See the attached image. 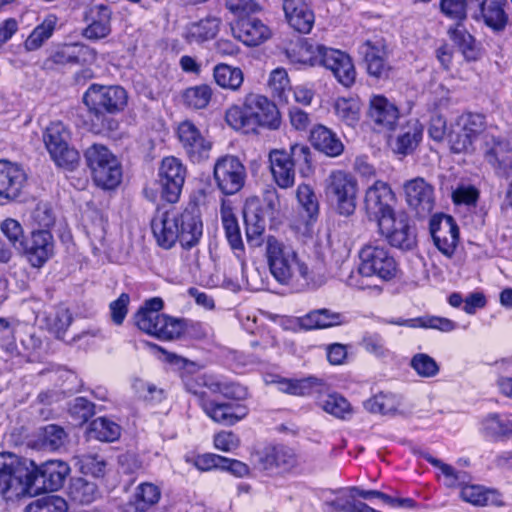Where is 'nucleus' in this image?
Here are the masks:
<instances>
[{"label": "nucleus", "instance_id": "obj_1", "mask_svg": "<svg viewBox=\"0 0 512 512\" xmlns=\"http://www.w3.org/2000/svg\"><path fill=\"white\" fill-rule=\"evenodd\" d=\"M265 257L271 275L279 284L295 291L315 286L312 269L289 242L268 236L265 240Z\"/></svg>", "mask_w": 512, "mask_h": 512}, {"label": "nucleus", "instance_id": "obj_2", "mask_svg": "<svg viewBox=\"0 0 512 512\" xmlns=\"http://www.w3.org/2000/svg\"><path fill=\"white\" fill-rule=\"evenodd\" d=\"M151 228L157 244L164 249L172 248L177 241L183 248H191L198 244L203 232L202 221L194 205L183 211L158 212L152 219Z\"/></svg>", "mask_w": 512, "mask_h": 512}, {"label": "nucleus", "instance_id": "obj_3", "mask_svg": "<svg viewBox=\"0 0 512 512\" xmlns=\"http://www.w3.org/2000/svg\"><path fill=\"white\" fill-rule=\"evenodd\" d=\"M227 123L234 129L253 130L257 126L277 129L280 125L279 112L267 97L250 93L243 106H232L226 111Z\"/></svg>", "mask_w": 512, "mask_h": 512}, {"label": "nucleus", "instance_id": "obj_4", "mask_svg": "<svg viewBox=\"0 0 512 512\" xmlns=\"http://www.w3.org/2000/svg\"><path fill=\"white\" fill-rule=\"evenodd\" d=\"M213 375H201L184 378V386L187 392L197 398L198 405L213 422L224 426H233L243 420L249 414V408L242 403L217 402L211 399L205 388L210 391L209 380Z\"/></svg>", "mask_w": 512, "mask_h": 512}, {"label": "nucleus", "instance_id": "obj_5", "mask_svg": "<svg viewBox=\"0 0 512 512\" xmlns=\"http://www.w3.org/2000/svg\"><path fill=\"white\" fill-rule=\"evenodd\" d=\"M163 305L160 297L146 300L135 314V324L143 332L161 340L178 338L184 331V324L179 319L161 314Z\"/></svg>", "mask_w": 512, "mask_h": 512}, {"label": "nucleus", "instance_id": "obj_6", "mask_svg": "<svg viewBox=\"0 0 512 512\" xmlns=\"http://www.w3.org/2000/svg\"><path fill=\"white\" fill-rule=\"evenodd\" d=\"M32 472V460L13 452H0V494L13 498L29 492Z\"/></svg>", "mask_w": 512, "mask_h": 512}, {"label": "nucleus", "instance_id": "obj_7", "mask_svg": "<svg viewBox=\"0 0 512 512\" xmlns=\"http://www.w3.org/2000/svg\"><path fill=\"white\" fill-rule=\"evenodd\" d=\"M327 200L342 216H350L356 210L358 181L345 170H333L324 180Z\"/></svg>", "mask_w": 512, "mask_h": 512}, {"label": "nucleus", "instance_id": "obj_8", "mask_svg": "<svg viewBox=\"0 0 512 512\" xmlns=\"http://www.w3.org/2000/svg\"><path fill=\"white\" fill-rule=\"evenodd\" d=\"M84 157L97 186L113 189L119 185L122 178L121 165L106 146L93 144L86 149Z\"/></svg>", "mask_w": 512, "mask_h": 512}, {"label": "nucleus", "instance_id": "obj_9", "mask_svg": "<svg viewBox=\"0 0 512 512\" xmlns=\"http://www.w3.org/2000/svg\"><path fill=\"white\" fill-rule=\"evenodd\" d=\"M359 259L358 273L362 276H377L388 281L397 274L398 264L384 245L371 243L364 245L359 251Z\"/></svg>", "mask_w": 512, "mask_h": 512}, {"label": "nucleus", "instance_id": "obj_10", "mask_svg": "<svg viewBox=\"0 0 512 512\" xmlns=\"http://www.w3.org/2000/svg\"><path fill=\"white\" fill-rule=\"evenodd\" d=\"M89 111L99 117L104 113L116 114L124 110L128 102L126 90L118 85L92 84L83 95Z\"/></svg>", "mask_w": 512, "mask_h": 512}, {"label": "nucleus", "instance_id": "obj_11", "mask_svg": "<svg viewBox=\"0 0 512 512\" xmlns=\"http://www.w3.org/2000/svg\"><path fill=\"white\" fill-rule=\"evenodd\" d=\"M69 138V131L59 121L52 122L43 134L45 146L56 165L72 170L78 164L79 153L69 146Z\"/></svg>", "mask_w": 512, "mask_h": 512}, {"label": "nucleus", "instance_id": "obj_12", "mask_svg": "<svg viewBox=\"0 0 512 512\" xmlns=\"http://www.w3.org/2000/svg\"><path fill=\"white\" fill-rule=\"evenodd\" d=\"M394 201L395 194L390 185L381 180L375 181L367 188L364 197V209L368 219L377 224L381 222L385 228L389 217L395 214L392 207Z\"/></svg>", "mask_w": 512, "mask_h": 512}, {"label": "nucleus", "instance_id": "obj_13", "mask_svg": "<svg viewBox=\"0 0 512 512\" xmlns=\"http://www.w3.org/2000/svg\"><path fill=\"white\" fill-rule=\"evenodd\" d=\"M213 176L217 188L227 196L238 193L244 186L247 171L241 160L233 155H225L216 160Z\"/></svg>", "mask_w": 512, "mask_h": 512}, {"label": "nucleus", "instance_id": "obj_14", "mask_svg": "<svg viewBox=\"0 0 512 512\" xmlns=\"http://www.w3.org/2000/svg\"><path fill=\"white\" fill-rule=\"evenodd\" d=\"M486 128L485 117L478 113H464L456 123L455 130L450 134L451 149L455 153L474 150V143Z\"/></svg>", "mask_w": 512, "mask_h": 512}, {"label": "nucleus", "instance_id": "obj_15", "mask_svg": "<svg viewBox=\"0 0 512 512\" xmlns=\"http://www.w3.org/2000/svg\"><path fill=\"white\" fill-rule=\"evenodd\" d=\"M55 241L50 230L33 229L18 251L33 268L43 267L54 255Z\"/></svg>", "mask_w": 512, "mask_h": 512}, {"label": "nucleus", "instance_id": "obj_16", "mask_svg": "<svg viewBox=\"0 0 512 512\" xmlns=\"http://www.w3.org/2000/svg\"><path fill=\"white\" fill-rule=\"evenodd\" d=\"M187 170L180 159L170 156L162 160L158 171V182L162 197L169 203L178 201Z\"/></svg>", "mask_w": 512, "mask_h": 512}, {"label": "nucleus", "instance_id": "obj_17", "mask_svg": "<svg viewBox=\"0 0 512 512\" xmlns=\"http://www.w3.org/2000/svg\"><path fill=\"white\" fill-rule=\"evenodd\" d=\"M70 472L69 466L62 461H47L38 467L33 462V472L31 483H29V492L40 490L56 491L60 489Z\"/></svg>", "mask_w": 512, "mask_h": 512}, {"label": "nucleus", "instance_id": "obj_18", "mask_svg": "<svg viewBox=\"0 0 512 512\" xmlns=\"http://www.w3.org/2000/svg\"><path fill=\"white\" fill-rule=\"evenodd\" d=\"M177 135L185 154L193 163H199L209 157L212 143L191 121L179 124Z\"/></svg>", "mask_w": 512, "mask_h": 512}, {"label": "nucleus", "instance_id": "obj_19", "mask_svg": "<svg viewBox=\"0 0 512 512\" xmlns=\"http://www.w3.org/2000/svg\"><path fill=\"white\" fill-rule=\"evenodd\" d=\"M430 233L435 246L447 257H451L459 242V228L452 216L439 214L430 220Z\"/></svg>", "mask_w": 512, "mask_h": 512}, {"label": "nucleus", "instance_id": "obj_20", "mask_svg": "<svg viewBox=\"0 0 512 512\" xmlns=\"http://www.w3.org/2000/svg\"><path fill=\"white\" fill-rule=\"evenodd\" d=\"M318 66L330 70L344 87L349 88L355 83L357 73L352 58L341 50L325 46Z\"/></svg>", "mask_w": 512, "mask_h": 512}, {"label": "nucleus", "instance_id": "obj_21", "mask_svg": "<svg viewBox=\"0 0 512 512\" xmlns=\"http://www.w3.org/2000/svg\"><path fill=\"white\" fill-rule=\"evenodd\" d=\"M299 464L295 451L284 445L269 446L259 454L258 465L269 473H287Z\"/></svg>", "mask_w": 512, "mask_h": 512}, {"label": "nucleus", "instance_id": "obj_22", "mask_svg": "<svg viewBox=\"0 0 512 512\" xmlns=\"http://www.w3.org/2000/svg\"><path fill=\"white\" fill-rule=\"evenodd\" d=\"M404 192L408 205L418 216L426 217L434 208V188L422 177L408 180L404 184Z\"/></svg>", "mask_w": 512, "mask_h": 512}, {"label": "nucleus", "instance_id": "obj_23", "mask_svg": "<svg viewBox=\"0 0 512 512\" xmlns=\"http://www.w3.org/2000/svg\"><path fill=\"white\" fill-rule=\"evenodd\" d=\"M378 225L379 232L385 236L390 245L402 250H410L415 245V234L412 231L406 214H393L389 217L384 228L381 222Z\"/></svg>", "mask_w": 512, "mask_h": 512}, {"label": "nucleus", "instance_id": "obj_24", "mask_svg": "<svg viewBox=\"0 0 512 512\" xmlns=\"http://www.w3.org/2000/svg\"><path fill=\"white\" fill-rule=\"evenodd\" d=\"M27 181L24 169L17 163L0 160V197L14 200L19 197Z\"/></svg>", "mask_w": 512, "mask_h": 512}, {"label": "nucleus", "instance_id": "obj_25", "mask_svg": "<svg viewBox=\"0 0 512 512\" xmlns=\"http://www.w3.org/2000/svg\"><path fill=\"white\" fill-rule=\"evenodd\" d=\"M233 36L247 46H257L270 37V29L252 16L239 18L232 26Z\"/></svg>", "mask_w": 512, "mask_h": 512}, {"label": "nucleus", "instance_id": "obj_26", "mask_svg": "<svg viewBox=\"0 0 512 512\" xmlns=\"http://www.w3.org/2000/svg\"><path fill=\"white\" fill-rule=\"evenodd\" d=\"M359 53L363 56L367 72L375 78H387L390 66L386 61V50L382 40H367L359 46Z\"/></svg>", "mask_w": 512, "mask_h": 512}, {"label": "nucleus", "instance_id": "obj_27", "mask_svg": "<svg viewBox=\"0 0 512 512\" xmlns=\"http://www.w3.org/2000/svg\"><path fill=\"white\" fill-rule=\"evenodd\" d=\"M221 23L219 17L208 15L199 20L188 22L184 26L181 36L188 44L201 45L217 36Z\"/></svg>", "mask_w": 512, "mask_h": 512}, {"label": "nucleus", "instance_id": "obj_28", "mask_svg": "<svg viewBox=\"0 0 512 512\" xmlns=\"http://www.w3.org/2000/svg\"><path fill=\"white\" fill-rule=\"evenodd\" d=\"M368 117L378 131L393 130L398 118L399 110L394 103L384 96H373L370 100Z\"/></svg>", "mask_w": 512, "mask_h": 512}, {"label": "nucleus", "instance_id": "obj_29", "mask_svg": "<svg viewBox=\"0 0 512 512\" xmlns=\"http://www.w3.org/2000/svg\"><path fill=\"white\" fill-rule=\"evenodd\" d=\"M285 18L291 28L303 34L312 30L315 15L305 0H283Z\"/></svg>", "mask_w": 512, "mask_h": 512}, {"label": "nucleus", "instance_id": "obj_30", "mask_svg": "<svg viewBox=\"0 0 512 512\" xmlns=\"http://www.w3.org/2000/svg\"><path fill=\"white\" fill-rule=\"evenodd\" d=\"M90 17L91 23L83 29L82 35L89 40H100L111 33L112 10L104 3L93 4L86 18Z\"/></svg>", "mask_w": 512, "mask_h": 512}, {"label": "nucleus", "instance_id": "obj_31", "mask_svg": "<svg viewBox=\"0 0 512 512\" xmlns=\"http://www.w3.org/2000/svg\"><path fill=\"white\" fill-rule=\"evenodd\" d=\"M484 158L498 176L506 177L512 171V147L505 140L493 139L486 143Z\"/></svg>", "mask_w": 512, "mask_h": 512}, {"label": "nucleus", "instance_id": "obj_32", "mask_svg": "<svg viewBox=\"0 0 512 512\" xmlns=\"http://www.w3.org/2000/svg\"><path fill=\"white\" fill-rule=\"evenodd\" d=\"M270 169L273 178L280 188H289L295 182V169L286 151L273 150L269 154Z\"/></svg>", "mask_w": 512, "mask_h": 512}, {"label": "nucleus", "instance_id": "obj_33", "mask_svg": "<svg viewBox=\"0 0 512 512\" xmlns=\"http://www.w3.org/2000/svg\"><path fill=\"white\" fill-rule=\"evenodd\" d=\"M309 140L316 150L329 157H337L344 150V145L336 133L321 124L312 128Z\"/></svg>", "mask_w": 512, "mask_h": 512}, {"label": "nucleus", "instance_id": "obj_34", "mask_svg": "<svg viewBox=\"0 0 512 512\" xmlns=\"http://www.w3.org/2000/svg\"><path fill=\"white\" fill-rule=\"evenodd\" d=\"M325 45L303 40L286 51L289 61L293 64L318 66Z\"/></svg>", "mask_w": 512, "mask_h": 512}, {"label": "nucleus", "instance_id": "obj_35", "mask_svg": "<svg viewBox=\"0 0 512 512\" xmlns=\"http://www.w3.org/2000/svg\"><path fill=\"white\" fill-rule=\"evenodd\" d=\"M346 322V318L343 314L333 312L326 308L313 310L298 318V325L304 330L323 329L342 325Z\"/></svg>", "mask_w": 512, "mask_h": 512}, {"label": "nucleus", "instance_id": "obj_36", "mask_svg": "<svg viewBox=\"0 0 512 512\" xmlns=\"http://www.w3.org/2000/svg\"><path fill=\"white\" fill-rule=\"evenodd\" d=\"M481 12L484 23L495 32L505 29L508 15L504 10L506 0H475Z\"/></svg>", "mask_w": 512, "mask_h": 512}, {"label": "nucleus", "instance_id": "obj_37", "mask_svg": "<svg viewBox=\"0 0 512 512\" xmlns=\"http://www.w3.org/2000/svg\"><path fill=\"white\" fill-rule=\"evenodd\" d=\"M461 486L460 496L465 502L474 506L503 505L501 495L496 490L468 484V482Z\"/></svg>", "mask_w": 512, "mask_h": 512}, {"label": "nucleus", "instance_id": "obj_38", "mask_svg": "<svg viewBox=\"0 0 512 512\" xmlns=\"http://www.w3.org/2000/svg\"><path fill=\"white\" fill-rule=\"evenodd\" d=\"M160 497L161 491L158 486L148 482L142 483L127 503L126 512H146L159 502Z\"/></svg>", "mask_w": 512, "mask_h": 512}, {"label": "nucleus", "instance_id": "obj_39", "mask_svg": "<svg viewBox=\"0 0 512 512\" xmlns=\"http://www.w3.org/2000/svg\"><path fill=\"white\" fill-rule=\"evenodd\" d=\"M275 384L281 392L294 396H307L319 392L324 382L317 377L309 376L302 379L279 378Z\"/></svg>", "mask_w": 512, "mask_h": 512}, {"label": "nucleus", "instance_id": "obj_40", "mask_svg": "<svg viewBox=\"0 0 512 512\" xmlns=\"http://www.w3.org/2000/svg\"><path fill=\"white\" fill-rule=\"evenodd\" d=\"M423 127L417 120L408 121L397 136L393 150L399 155L412 153L422 139Z\"/></svg>", "mask_w": 512, "mask_h": 512}, {"label": "nucleus", "instance_id": "obj_41", "mask_svg": "<svg viewBox=\"0 0 512 512\" xmlns=\"http://www.w3.org/2000/svg\"><path fill=\"white\" fill-rule=\"evenodd\" d=\"M385 322L392 325L411 328L421 327L426 329H436L442 332H450L457 327V324L454 321L438 316H426L411 319L398 318L386 320Z\"/></svg>", "mask_w": 512, "mask_h": 512}, {"label": "nucleus", "instance_id": "obj_42", "mask_svg": "<svg viewBox=\"0 0 512 512\" xmlns=\"http://www.w3.org/2000/svg\"><path fill=\"white\" fill-rule=\"evenodd\" d=\"M67 494L74 503L87 505L98 498L99 490L95 482L79 477L71 479Z\"/></svg>", "mask_w": 512, "mask_h": 512}, {"label": "nucleus", "instance_id": "obj_43", "mask_svg": "<svg viewBox=\"0 0 512 512\" xmlns=\"http://www.w3.org/2000/svg\"><path fill=\"white\" fill-rule=\"evenodd\" d=\"M72 321L73 317L70 310L63 305L54 307L44 317L46 328L58 339L64 337Z\"/></svg>", "mask_w": 512, "mask_h": 512}, {"label": "nucleus", "instance_id": "obj_44", "mask_svg": "<svg viewBox=\"0 0 512 512\" xmlns=\"http://www.w3.org/2000/svg\"><path fill=\"white\" fill-rule=\"evenodd\" d=\"M337 119L348 127H355L361 114V103L356 98L341 97L336 99L333 105Z\"/></svg>", "mask_w": 512, "mask_h": 512}, {"label": "nucleus", "instance_id": "obj_45", "mask_svg": "<svg viewBox=\"0 0 512 512\" xmlns=\"http://www.w3.org/2000/svg\"><path fill=\"white\" fill-rule=\"evenodd\" d=\"M222 224L226 239L236 258L239 260L241 269L243 270L246 263L244 259V244L242 241L238 221L234 215L228 214L222 217Z\"/></svg>", "mask_w": 512, "mask_h": 512}, {"label": "nucleus", "instance_id": "obj_46", "mask_svg": "<svg viewBox=\"0 0 512 512\" xmlns=\"http://www.w3.org/2000/svg\"><path fill=\"white\" fill-rule=\"evenodd\" d=\"M481 430L486 437L498 440L512 433V420L504 414H490L482 421Z\"/></svg>", "mask_w": 512, "mask_h": 512}, {"label": "nucleus", "instance_id": "obj_47", "mask_svg": "<svg viewBox=\"0 0 512 512\" xmlns=\"http://www.w3.org/2000/svg\"><path fill=\"white\" fill-rule=\"evenodd\" d=\"M211 393H219L225 398L244 401L249 397L248 388L233 381L226 380L222 377L215 376L214 379L209 380Z\"/></svg>", "mask_w": 512, "mask_h": 512}, {"label": "nucleus", "instance_id": "obj_48", "mask_svg": "<svg viewBox=\"0 0 512 512\" xmlns=\"http://www.w3.org/2000/svg\"><path fill=\"white\" fill-rule=\"evenodd\" d=\"M215 82L224 89L238 90L244 80L243 72L238 67L227 64H218L213 71Z\"/></svg>", "mask_w": 512, "mask_h": 512}, {"label": "nucleus", "instance_id": "obj_49", "mask_svg": "<svg viewBox=\"0 0 512 512\" xmlns=\"http://www.w3.org/2000/svg\"><path fill=\"white\" fill-rule=\"evenodd\" d=\"M89 435L103 442H113L120 437L121 427L106 417H98L90 423Z\"/></svg>", "mask_w": 512, "mask_h": 512}, {"label": "nucleus", "instance_id": "obj_50", "mask_svg": "<svg viewBox=\"0 0 512 512\" xmlns=\"http://www.w3.org/2000/svg\"><path fill=\"white\" fill-rule=\"evenodd\" d=\"M323 411L335 418L346 420L352 415V407L348 400L338 393L328 394L318 402Z\"/></svg>", "mask_w": 512, "mask_h": 512}, {"label": "nucleus", "instance_id": "obj_51", "mask_svg": "<svg viewBox=\"0 0 512 512\" xmlns=\"http://www.w3.org/2000/svg\"><path fill=\"white\" fill-rule=\"evenodd\" d=\"M57 19L55 16H48L44 21L37 25L24 42L27 51H35L39 49L43 43L48 40L56 26Z\"/></svg>", "mask_w": 512, "mask_h": 512}, {"label": "nucleus", "instance_id": "obj_52", "mask_svg": "<svg viewBox=\"0 0 512 512\" xmlns=\"http://www.w3.org/2000/svg\"><path fill=\"white\" fill-rule=\"evenodd\" d=\"M349 491L351 498L361 497L366 500L377 498L391 507L413 508L415 506V501L411 498L392 497L378 490H364L359 487H352Z\"/></svg>", "mask_w": 512, "mask_h": 512}, {"label": "nucleus", "instance_id": "obj_53", "mask_svg": "<svg viewBox=\"0 0 512 512\" xmlns=\"http://www.w3.org/2000/svg\"><path fill=\"white\" fill-rule=\"evenodd\" d=\"M364 408L370 413L382 415L393 414L397 411L400 400L392 393L380 392L364 401Z\"/></svg>", "mask_w": 512, "mask_h": 512}, {"label": "nucleus", "instance_id": "obj_54", "mask_svg": "<svg viewBox=\"0 0 512 512\" xmlns=\"http://www.w3.org/2000/svg\"><path fill=\"white\" fill-rule=\"evenodd\" d=\"M290 161L297 167L299 173L307 177L313 172L312 155L310 148L303 144H294L290 148Z\"/></svg>", "mask_w": 512, "mask_h": 512}, {"label": "nucleus", "instance_id": "obj_55", "mask_svg": "<svg viewBox=\"0 0 512 512\" xmlns=\"http://www.w3.org/2000/svg\"><path fill=\"white\" fill-rule=\"evenodd\" d=\"M212 94V88L209 85L202 84L187 88L183 98L187 106L194 109H203L208 106Z\"/></svg>", "mask_w": 512, "mask_h": 512}, {"label": "nucleus", "instance_id": "obj_56", "mask_svg": "<svg viewBox=\"0 0 512 512\" xmlns=\"http://www.w3.org/2000/svg\"><path fill=\"white\" fill-rule=\"evenodd\" d=\"M67 437L66 431L61 426L49 424L43 428L40 439L45 449L56 451L65 445Z\"/></svg>", "mask_w": 512, "mask_h": 512}, {"label": "nucleus", "instance_id": "obj_57", "mask_svg": "<svg viewBox=\"0 0 512 512\" xmlns=\"http://www.w3.org/2000/svg\"><path fill=\"white\" fill-rule=\"evenodd\" d=\"M411 368L422 378H432L438 375V363L426 353L415 354L410 361Z\"/></svg>", "mask_w": 512, "mask_h": 512}, {"label": "nucleus", "instance_id": "obj_58", "mask_svg": "<svg viewBox=\"0 0 512 512\" xmlns=\"http://www.w3.org/2000/svg\"><path fill=\"white\" fill-rule=\"evenodd\" d=\"M74 462L75 466H77L83 474H90L94 477L104 475L106 463L98 455L85 454L76 456Z\"/></svg>", "mask_w": 512, "mask_h": 512}, {"label": "nucleus", "instance_id": "obj_59", "mask_svg": "<svg viewBox=\"0 0 512 512\" xmlns=\"http://www.w3.org/2000/svg\"><path fill=\"white\" fill-rule=\"evenodd\" d=\"M68 509L65 499L59 496H46L29 504L26 512H66Z\"/></svg>", "mask_w": 512, "mask_h": 512}, {"label": "nucleus", "instance_id": "obj_60", "mask_svg": "<svg viewBox=\"0 0 512 512\" xmlns=\"http://www.w3.org/2000/svg\"><path fill=\"white\" fill-rule=\"evenodd\" d=\"M30 224L34 229H47L53 226L55 217L47 203H38L30 213Z\"/></svg>", "mask_w": 512, "mask_h": 512}, {"label": "nucleus", "instance_id": "obj_61", "mask_svg": "<svg viewBox=\"0 0 512 512\" xmlns=\"http://www.w3.org/2000/svg\"><path fill=\"white\" fill-rule=\"evenodd\" d=\"M451 39L459 46L465 58L475 60L477 58V49L475 40L471 34L464 29L455 28L450 31Z\"/></svg>", "mask_w": 512, "mask_h": 512}, {"label": "nucleus", "instance_id": "obj_62", "mask_svg": "<svg viewBox=\"0 0 512 512\" xmlns=\"http://www.w3.org/2000/svg\"><path fill=\"white\" fill-rule=\"evenodd\" d=\"M296 197L299 204L306 211L308 217L312 218L318 214V200L313 189L309 185H299L296 191Z\"/></svg>", "mask_w": 512, "mask_h": 512}, {"label": "nucleus", "instance_id": "obj_63", "mask_svg": "<svg viewBox=\"0 0 512 512\" xmlns=\"http://www.w3.org/2000/svg\"><path fill=\"white\" fill-rule=\"evenodd\" d=\"M0 229L12 246L18 250L20 243L26 238L24 237V231L20 222L13 218H7L1 222Z\"/></svg>", "mask_w": 512, "mask_h": 512}, {"label": "nucleus", "instance_id": "obj_64", "mask_svg": "<svg viewBox=\"0 0 512 512\" xmlns=\"http://www.w3.org/2000/svg\"><path fill=\"white\" fill-rule=\"evenodd\" d=\"M94 404L84 397L75 398L69 406V412L78 422H86L95 413Z\"/></svg>", "mask_w": 512, "mask_h": 512}]
</instances>
